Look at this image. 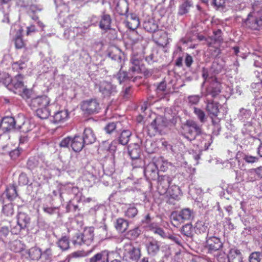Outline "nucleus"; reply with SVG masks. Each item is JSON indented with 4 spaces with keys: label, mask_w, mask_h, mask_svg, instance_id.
<instances>
[{
    "label": "nucleus",
    "mask_w": 262,
    "mask_h": 262,
    "mask_svg": "<svg viewBox=\"0 0 262 262\" xmlns=\"http://www.w3.org/2000/svg\"><path fill=\"white\" fill-rule=\"evenodd\" d=\"M202 132L201 126L192 120H187L182 126V136L190 141L195 140L197 136L201 135Z\"/></svg>",
    "instance_id": "f257e3e1"
},
{
    "label": "nucleus",
    "mask_w": 262,
    "mask_h": 262,
    "mask_svg": "<svg viewBox=\"0 0 262 262\" xmlns=\"http://www.w3.org/2000/svg\"><path fill=\"white\" fill-rule=\"evenodd\" d=\"M141 256V248L129 242L124 244L122 249L123 259L127 262H137Z\"/></svg>",
    "instance_id": "f03ea898"
},
{
    "label": "nucleus",
    "mask_w": 262,
    "mask_h": 262,
    "mask_svg": "<svg viewBox=\"0 0 262 262\" xmlns=\"http://www.w3.org/2000/svg\"><path fill=\"white\" fill-rule=\"evenodd\" d=\"M194 217V212L189 208H184L180 211L171 213L170 219L172 224L174 227H179L185 221H189Z\"/></svg>",
    "instance_id": "7ed1b4c3"
},
{
    "label": "nucleus",
    "mask_w": 262,
    "mask_h": 262,
    "mask_svg": "<svg viewBox=\"0 0 262 262\" xmlns=\"http://www.w3.org/2000/svg\"><path fill=\"white\" fill-rule=\"evenodd\" d=\"M167 126V122L164 118L159 116L147 126L148 135L152 137L157 134H161L164 128Z\"/></svg>",
    "instance_id": "20e7f679"
},
{
    "label": "nucleus",
    "mask_w": 262,
    "mask_h": 262,
    "mask_svg": "<svg viewBox=\"0 0 262 262\" xmlns=\"http://www.w3.org/2000/svg\"><path fill=\"white\" fill-rule=\"evenodd\" d=\"M80 106L82 112L86 115L98 113L100 110L99 103L95 99L82 101Z\"/></svg>",
    "instance_id": "39448f33"
},
{
    "label": "nucleus",
    "mask_w": 262,
    "mask_h": 262,
    "mask_svg": "<svg viewBox=\"0 0 262 262\" xmlns=\"http://www.w3.org/2000/svg\"><path fill=\"white\" fill-rule=\"evenodd\" d=\"M173 181V178L168 174L158 176L157 178V190L161 195L166 194Z\"/></svg>",
    "instance_id": "423d86ee"
},
{
    "label": "nucleus",
    "mask_w": 262,
    "mask_h": 262,
    "mask_svg": "<svg viewBox=\"0 0 262 262\" xmlns=\"http://www.w3.org/2000/svg\"><path fill=\"white\" fill-rule=\"evenodd\" d=\"M245 23L247 27L258 30L262 27V15L260 16L258 13H251L249 14Z\"/></svg>",
    "instance_id": "0eeeda50"
},
{
    "label": "nucleus",
    "mask_w": 262,
    "mask_h": 262,
    "mask_svg": "<svg viewBox=\"0 0 262 262\" xmlns=\"http://www.w3.org/2000/svg\"><path fill=\"white\" fill-rule=\"evenodd\" d=\"M24 76L20 74H18L12 79H10V82L8 86L15 93H20L21 90L25 86L24 82Z\"/></svg>",
    "instance_id": "6e6552de"
},
{
    "label": "nucleus",
    "mask_w": 262,
    "mask_h": 262,
    "mask_svg": "<svg viewBox=\"0 0 262 262\" xmlns=\"http://www.w3.org/2000/svg\"><path fill=\"white\" fill-rule=\"evenodd\" d=\"M51 100L45 95L38 96L31 99L30 106L34 108L49 107Z\"/></svg>",
    "instance_id": "1a4fd4ad"
},
{
    "label": "nucleus",
    "mask_w": 262,
    "mask_h": 262,
    "mask_svg": "<svg viewBox=\"0 0 262 262\" xmlns=\"http://www.w3.org/2000/svg\"><path fill=\"white\" fill-rule=\"evenodd\" d=\"M144 176L146 179L149 181H155L158 177V167L154 162H149L145 167L144 170Z\"/></svg>",
    "instance_id": "9d476101"
},
{
    "label": "nucleus",
    "mask_w": 262,
    "mask_h": 262,
    "mask_svg": "<svg viewBox=\"0 0 262 262\" xmlns=\"http://www.w3.org/2000/svg\"><path fill=\"white\" fill-rule=\"evenodd\" d=\"M223 245L221 239L216 236H212L207 238L206 247L210 253L220 250Z\"/></svg>",
    "instance_id": "9b49d317"
},
{
    "label": "nucleus",
    "mask_w": 262,
    "mask_h": 262,
    "mask_svg": "<svg viewBox=\"0 0 262 262\" xmlns=\"http://www.w3.org/2000/svg\"><path fill=\"white\" fill-rule=\"evenodd\" d=\"M206 103V111L210 117L213 119V118L217 117L220 113L219 102H215L213 100H207Z\"/></svg>",
    "instance_id": "f8f14e48"
},
{
    "label": "nucleus",
    "mask_w": 262,
    "mask_h": 262,
    "mask_svg": "<svg viewBox=\"0 0 262 262\" xmlns=\"http://www.w3.org/2000/svg\"><path fill=\"white\" fill-rule=\"evenodd\" d=\"M70 117V113L67 109H62L55 113L53 122L55 124L62 123L67 121Z\"/></svg>",
    "instance_id": "ddd939ff"
},
{
    "label": "nucleus",
    "mask_w": 262,
    "mask_h": 262,
    "mask_svg": "<svg viewBox=\"0 0 262 262\" xmlns=\"http://www.w3.org/2000/svg\"><path fill=\"white\" fill-rule=\"evenodd\" d=\"M99 90L104 96H109L116 92V87L111 82L104 81L100 83Z\"/></svg>",
    "instance_id": "4468645a"
},
{
    "label": "nucleus",
    "mask_w": 262,
    "mask_h": 262,
    "mask_svg": "<svg viewBox=\"0 0 262 262\" xmlns=\"http://www.w3.org/2000/svg\"><path fill=\"white\" fill-rule=\"evenodd\" d=\"M221 92V84L215 78L214 82L211 83L206 89V95H211L212 98H215Z\"/></svg>",
    "instance_id": "2eb2a0df"
},
{
    "label": "nucleus",
    "mask_w": 262,
    "mask_h": 262,
    "mask_svg": "<svg viewBox=\"0 0 262 262\" xmlns=\"http://www.w3.org/2000/svg\"><path fill=\"white\" fill-rule=\"evenodd\" d=\"M28 61V59L22 56L20 60L12 64V69L14 71L20 74L24 70L27 69Z\"/></svg>",
    "instance_id": "dca6fc26"
},
{
    "label": "nucleus",
    "mask_w": 262,
    "mask_h": 262,
    "mask_svg": "<svg viewBox=\"0 0 262 262\" xmlns=\"http://www.w3.org/2000/svg\"><path fill=\"white\" fill-rule=\"evenodd\" d=\"M169 195L168 201L172 203L171 200L178 201L180 199V196L181 194V191L180 187L176 185H171L168 190L167 192Z\"/></svg>",
    "instance_id": "f3484780"
},
{
    "label": "nucleus",
    "mask_w": 262,
    "mask_h": 262,
    "mask_svg": "<svg viewBox=\"0 0 262 262\" xmlns=\"http://www.w3.org/2000/svg\"><path fill=\"white\" fill-rule=\"evenodd\" d=\"M16 121L12 117H5L3 118L1 126L2 128L6 131L14 129L15 127Z\"/></svg>",
    "instance_id": "a211bd4d"
},
{
    "label": "nucleus",
    "mask_w": 262,
    "mask_h": 262,
    "mask_svg": "<svg viewBox=\"0 0 262 262\" xmlns=\"http://www.w3.org/2000/svg\"><path fill=\"white\" fill-rule=\"evenodd\" d=\"M128 222L126 220L121 217L117 219L114 224V227L116 230L121 233H124L128 229Z\"/></svg>",
    "instance_id": "6ab92c4d"
},
{
    "label": "nucleus",
    "mask_w": 262,
    "mask_h": 262,
    "mask_svg": "<svg viewBox=\"0 0 262 262\" xmlns=\"http://www.w3.org/2000/svg\"><path fill=\"white\" fill-rule=\"evenodd\" d=\"M84 144L85 142L81 137L75 136L72 139L71 146L74 151L79 152L83 148Z\"/></svg>",
    "instance_id": "aec40b11"
},
{
    "label": "nucleus",
    "mask_w": 262,
    "mask_h": 262,
    "mask_svg": "<svg viewBox=\"0 0 262 262\" xmlns=\"http://www.w3.org/2000/svg\"><path fill=\"white\" fill-rule=\"evenodd\" d=\"M86 144H90L94 143L96 140V137L92 128H85L82 137Z\"/></svg>",
    "instance_id": "412c9836"
},
{
    "label": "nucleus",
    "mask_w": 262,
    "mask_h": 262,
    "mask_svg": "<svg viewBox=\"0 0 262 262\" xmlns=\"http://www.w3.org/2000/svg\"><path fill=\"white\" fill-rule=\"evenodd\" d=\"M140 147L138 143H131L128 146V153L132 159H137L140 156Z\"/></svg>",
    "instance_id": "4be33fe9"
},
{
    "label": "nucleus",
    "mask_w": 262,
    "mask_h": 262,
    "mask_svg": "<svg viewBox=\"0 0 262 262\" xmlns=\"http://www.w3.org/2000/svg\"><path fill=\"white\" fill-rule=\"evenodd\" d=\"M112 19L110 15L103 13L101 16V19L99 22V28L103 30L106 31L111 29Z\"/></svg>",
    "instance_id": "5701e85b"
},
{
    "label": "nucleus",
    "mask_w": 262,
    "mask_h": 262,
    "mask_svg": "<svg viewBox=\"0 0 262 262\" xmlns=\"http://www.w3.org/2000/svg\"><path fill=\"white\" fill-rule=\"evenodd\" d=\"M94 228L86 227L84 229L82 234L83 238H84V244L89 245L93 241L94 236Z\"/></svg>",
    "instance_id": "b1692460"
},
{
    "label": "nucleus",
    "mask_w": 262,
    "mask_h": 262,
    "mask_svg": "<svg viewBox=\"0 0 262 262\" xmlns=\"http://www.w3.org/2000/svg\"><path fill=\"white\" fill-rule=\"evenodd\" d=\"M126 25L128 29L134 30L140 25L139 19L135 15L131 14L130 16H127V17Z\"/></svg>",
    "instance_id": "393cba45"
},
{
    "label": "nucleus",
    "mask_w": 262,
    "mask_h": 262,
    "mask_svg": "<svg viewBox=\"0 0 262 262\" xmlns=\"http://www.w3.org/2000/svg\"><path fill=\"white\" fill-rule=\"evenodd\" d=\"M115 9L119 15H125L128 10V4L127 1L118 0L116 4Z\"/></svg>",
    "instance_id": "a878e982"
},
{
    "label": "nucleus",
    "mask_w": 262,
    "mask_h": 262,
    "mask_svg": "<svg viewBox=\"0 0 262 262\" xmlns=\"http://www.w3.org/2000/svg\"><path fill=\"white\" fill-rule=\"evenodd\" d=\"M132 135V133L129 130L123 129L118 137L119 143L123 145H126L128 143Z\"/></svg>",
    "instance_id": "bb28decb"
},
{
    "label": "nucleus",
    "mask_w": 262,
    "mask_h": 262,
    "mask_svg": "<svg viewBox=\"0 0 262 262\" xmlns=\"http://www.w3.org/2000/svg\"><path fill=\"white\" fill-rule=\"evenodd\" d=\"M143 26L144 29L149 32H155L158 29V25L153 18L145 20Z\"/></svg>",
    "instance_id": "cd10ccee"
},
{
    "label": "nucleus",
    "mask_w": 262,
    "mask_h": 262,
    "mask_svg": "<svg viewBox=\"0 0 262 262\" xmlns=\"http://www.w3.org/2000/svg\"><path fill=\"white\" fill-rule=\"evenodd\" d=\"M146 248L148 253L154 255L159 251L160 246L157 241L154 239H149L146 245Z\"/></svg>",
    "instance_id": "c85d7f7f"
},
{
    "label": "nucleus",
    "mask_w": 262,
    "mask_h": 262,
    "mask_svg": "<svg viewBox=\"0 0 262 262\" xmlns=\"http://www.w3.org/2000/svg\"><path fill=\"white\" fill-rule=\"evenodd\" d=\"M159 38H157L156 43L159 46L164 47L169 43L167 34L166 32L161 31L157 34Z\"/></svg>",
    "instance_id": "c756f323"
},
{
    "label": "nucleus",
    "mask_w": 262,
    "mask_h": 262,
    "mask_svg": "<svg viewBox=\"0 0 262 262\" xmlns=\"http://www.w3.org/2000/svg\"><path fill=\"white\" fill-rule=\"evenodd\" d=\"M30 219L26 213H19L17 215V223L24 228L27 227L30 223Z\"/></svg>",
    "instance_id": "7c9ffc66"
},
{
    "label": "nucleus",
    "mask_w": 262,
    "mask_h": 262,
    "mask_svg": "<svg viewBox=\"0 0 262 262\" xmlns=\"http://www.w3.org/2000/svg\"><path fill=\"white\" fill-rule=\"evenodd\" d=\"M138 210L134 204H129L124 211V215L128 218H134L138 214Z\"/></svg>",
    "instance_id": "2f4dec72"
},
{
    "label": "nucleus",
    "mask_w": 262,
    "mask_h": 262,
    "mask_svg": "<svg viewBox=\"0 0 262 262\" xmlns=\"http://www.w3.org/2000/svg\"><path fill=\"white\" fill-rule=\"evenodd\" d=\"M194 229L195 232L198 234L204 233L208 230V226L204 221H198L195 223Z\"/></svg>",
    "instance_id": "473e14b6"
},
{
    "label": "nucleus",
    "mask_w": 262,
    "mask_h": 262,
    "mask_svg": "<svg viewBox=\"0 0 262 262\" xmlns=\"http://www.w3.org/2000/svg\"><path fill=\"white\" fill-rule=\"evenodd\" d=\"M10 249L15 253L21 252L24 249V246L19 240H15L9 244Z\"/></svg>",
    "instance_id": "72a5a7b5"
},
{
    "label": "nucleus",
    "mask_w": 262,
    "mask_h": 262,
    "mask_svg": "<svg viewBox=\"0 0 262 262\" xmlns=\"http://www.w3.org/2000/svg\"><path fill=\"white\" fill-rule=\"evenodd\" d=\"M127 73L128 74V76L130 78V79H137L138 77V75L141 73V69L140 68V66L131 64ZM134 80L135 79H134L133 80L134 81Z\"/></svg>",
    "instance_id": "f704fd0d"
},
{
    "label": "nucleus",
    "mask_w": 262,
    "mask_h": 262,
    "mask_svg": "<svg viewBox=\"0 0 262 262\" xmlns=\"http://www.w3.org/2000/svg\"><path fill=\"white\" fill-rule=\"evenodd\" d=\"M36 114L38 118L41 119H46L50 115V111L48 107L37 108L36 110Z\"/></svg>",
    "instance_id": "c9c22d12"
},
{
    "label": "nucleus",
    "mask_w": 262,
    "mask_h": 262,
    "mask_svg": "<svg viewBox=\"0 0 262 262\" xmlns=\"http://www.w3.org/2000/svg\"><path fill=\"white\" fill-rule=\"evenodd\" d=\"M29 257L32 260H38L42 255L41 250L37 247H32L29 250Z\"/></svg>",
    "instance_id": "e433bc0d"
},
{
    "label": "nucleus",
    "mask_w": 262,
    "mask_h": 262,
    "mask_svg": "<svg viewBox=\"0 0 262 262\" xmlns=\"http://www.w3.org/2000/svg\"><path fill=\"white\" fill-rule=\"evenodd\" d=\"M194 228L190 223H188L183 226L181 228V233L187 237H191L193 235Z\"/></svg>",
    "instance_id": "4c0bfd02"
},
{
    "label": "nucleus",
    "mask_w": 262,
    "mask_h": 262,
    "mask_svg": "<svg viewBox=\"0 0 262 262\" xmlns=\"http://www.w3.org/2000/svg\"><path fill=\"white\" fill-rule=\"evenodd\" d=\"M58 247L62 251H65L69 249L70 247V243L69 238L66 236H62L59 239L57 243Z\"/></svg>",
    "instance_id": "58836bf2"
},
{
    "label": "nucleus",
    "mask_w": 262,
    "mask_h": 262,
    "mask_svg": "<svg viewBox=\"0 0 262 262\" xmlns=\"http://www.w3.org/2000/svg\"><path fill=\"white\" fill-rule=\"evenodd\" d=\"M116 78L120 84L130 79L127 72L120 70L116 75Z\"/></svg>",
    "instance_id": "ea45409f"
},
{
    "label": "nucleus",
    "mask_w": 262,
    "mask_h": 262,
    "mask_svg": "<svg viewBox=\"0 0 262 262\" xmlns=\"http://www.w3.org/2000/svg\"><path fill=\"white\" fill-rule=\"evenodd\" d=\"M141 234V230L139 227L135 228L129 230L126 234L127 237L130 239H136Z\"/></svg>",
    "instance_id": "a19ab883"
},
{
    "label": "nucleus",
    "mask_w": 262,
    "mask_h": 262,
    "mask_svg": "<svg viewBox=\"0 0 262 262\" xmlns=\"http://www.w3.org/2000/svg\"><path fill=\"white\" fill-rule=\"evenodd\" d=\"M20 91V92L18 93L17 94L20 96L25 99H29L31 98L33 94L32 90L31 89H28L26 86H25Z\"/></svg>",
    "instance_id": "79ce46f5"
},
{
    "label": "nucleus",
    "mask_w": 262,
    "mask_h": 262,
    "mask_svg": "<svg viewBox=\"0 0 262 262\" xmlns=\"http://www.w3.org/2000/svg\"><path fill=\"white\" fill-rule=\"evenodd\" d=\"M14 44L15 48L17 49H20L25 47L26 43L21 33L15 36L14 38Z\"/></svg>",
    "instance_id": "37998d69"
},
{
    "label": "nucleus",
    "mask_w": 262,
    "mask_h": 262,
    "mask_svg": "<svg viewBox=\"0 0 262 262\" xmlns=\"http://www.w3.org/2000/svg\"><path fill=\"white\" fill-rule=\"evenodd\" d=\"M249 262H262V253L259 252H253L249 257Z\"/></svg>",
    "instance_id": "c03bdc74"
},
{
    "label": "nucleus",
    "mask_w": 262,
    "mask_h": 262,
    "mask_svg": "<svg viewBox=\"0 0 262 262\" xmlns=\"http://www.w3.org/2000/svg\"><path fill=\"white\" fill-rule=\"evenodd\" d=\"M120 122H110L107 123L104 127V130L107 134H111L113 133L117 128L119 124H121Z\"/></svg>",
    "instance_id": "a18cd8bd"
},
{
    "label": "nucleus",
    "mask_w": 262,
    "mask_h": 262,
    "mask_svg": "<svg viewBox=\"0 0 262 262\" xmlns=\"http://www.w3.org/2000/svg\"><path fill=\"white\" fill-rule=\"evenodd\" d=\"M191 6V2L188 0H186L180 7L179 13L181 15H183L187 13L189 8Z\"/></svg>",
    "instance_id": "49530a36"
},
{
    "label": "nucleus",
    "mask_w": 262,
    "mask_h": 262,
    "mask_svg": "<svg viewBox=\"0 0 262 262\" xmlns=\"http://www.w3.org/2000/svg\"><path fill=\"white\" fill-rule=\"evenodd\" d=\"M194 113L196 115L199 120L201 123H204L205 121V114L204 112L201 109L194 107Z\"/></svg>",
    "instance_id": "de8ad7c7"
},
{
    "label": "nucleus",
    "mask_w": 262,
    "mask_h": 262,
    "mask_svg": "<svg viewBox=\"0 0 262 262\" xmlns=\"http://www.w3.org/2000/svg\"><path fill=\"white\" fill-rule=\"evenodd\" d=\"M31 125L28 121H25L20 125H18V128L21 132L28 133L31 130Z\"/></svg>",
    "instance_id": "09e8293b"
},
{
    "label": "nucleus",
    "mask_w": 262,
    "mask_h": 262,
    "mask_svg": "<svg viewBox=\"0 0 262 262\" xmlns=\"http://www.w3.org/2000/svg\"><path fill=\"white\" fill-rule=\"evenodd\" d=\"M7 198L11 200L16 196V190L14 187L7 188L6 191Z\"/></svg>",
    "instance_id": "8fccbe9b"
},
{
    "label": "nucleus",
    "mask_w": 262,
    "mask_h": 262,
    "mask_svg": "<svg viewBox=\"0 0 262 262\" xmlns=\"http://www.w3.org/2000/svg\"><path fill=\"white\" fill-rule=\"evenodd\" d=\"M142 61V57L138 54H133L130 59L131 64L137 65L140 66Z\"/></svg>",
    "instance_id": "3c124183"
},
{
    "label": "nucleus",
    "mask_w": 262,
    "mask_h": 262,
    "mask_svg": "<svg viewBox=\"0 0 262 262\" xmlns=\"http://www.w3.org/2000/svg\"><path fill=\"white\" fill-rule=\"evenodd\" d=\"M243 159L248 163H254L257 162L259 161V158L258 157L248 155H245Z\"/></svg>",
    "instance_id": "603ef678"
},
{
    "label": "nucleus",
    "mask_w": 262,
    "mask_h": 262,
    "mask_svg": "<svg viewBox=\"0 0 262 262\" xmlns=\"http://www.w3.org/2000/svg\"><path fill=\"white\" fill-rule=\"evenodd\" d=\"M105 251H103L100 253H97L95 255H94L93 257H92L90 259V262H98L101 260L104 254L105 253Z\"/></svg>",
    "instance_id": "864d4df0"
},
{
    "label": "nucleus",
    "mask_w": 262,
    "mask_h": 262,
    "mask_svg": "<svg viewBox=\"0 0 262 262\" xmlns=\"http://www.w3.org/2000/svg\"><path fill=\"white\" fill-rule=\"evenodd\" d=\"M3 211L7 216L11 215L13 214V209L11 204L5 205L3 207Z\"/></svg>",
    "instance_id": "5fc2aeb1"
},
{
    "label": "nucleus",
    "mask_w": 262,
    "mask_h": 262,
    "mask_svg": "<svg viewBox=\"0 0 262 262\" xmlns=\"http://www.w3.org/2000/svg\"><path fill=\"white\" fill-rule=\"evenodd\" d=\"M86 255V253L84 251H77L72 253L70 256L72 258H79L84 257Z\"/></svg>",
    "instance_id": "6e6d98bb"
},
{
    "label": "nucleus",
    "mask_w": 262,
    "mask_h": 262,
    "mask_svg": "<svg viewBox=\"0 0 262 262\" xmlns=\"http://www.w3.org/2000/svg\"><path fill=\"white\" fill-rule=\"evenodd\" d=\"M188 99L190 104L194 105L199 103L200 98L198 95H192L189 96Z\"/></svg>",
    "instance_id": "4d7b16f0"
},
{
    "label": "nucleus",
    "mask_w": 262,
    "mask_h": 262,
    "mask_svg": "<svg viewBox=\"0 0 262 262\" xmlns=\"http://www.w3.org/2000/svg\"><path fill=\"white\" fill-rule=\"evenodd\" d=\"M72 139L69 137L63 139L60 143V146L62 147H68L70 144H71Z\"/></svg>",
    "instance_id": "13d9d810"
},
{
    "label": "nucleus",
    "mask_w": 262,
    "mask_h": 262,
    "mask_svg": "<svg viewBox=\"0 0 262 262\" xmlns=\"http://www.w3.org/2000/svg\"><path fill=\"white\" fill-rule=\"evenodd\" d=\"M24 229L25 228L23 227H21V226L17 223L16 225L11 228V232L13 234L17 235L20 233L22 229Z\"/></svg>",
    "instance_id": "bf43d9fd"
},
{
    "label": "nucleus",
    "mask_w": 262,
    "mask_h": 262,
    "mask_svg": "<svg viewBox=\"0 0 262 262\" xmlns=\"http://www.w3.org/2000/svg\"><path fill=\"white\" fill-rule=\"evenodd\" d=\"M213 34L215 36L213 39L214 42H221L222 41L221 30L218 29L216 31H213Z\"/></svg>",
    "instance_id": "052dcab7"
},
{
    "label": "nucleus",
    "mask_w": 262,
    "mask_h": 262,
    "mask_svg": "<svg viewBox=\"0 0 262 262\" xmlns=\"http://www.w3.org/2000/svg\"><path fill=\"white\" fill-rule=\"evenodd\" d=\"M226 0H212V4L217 8H224Z\"/></svg>",
    "instance_id": "680f3d73"
},
{
    "label": "nucleus",
    "mask_w": 262,
    "mask_h": 262,
    "mask_svg": "<svg viewBox=\"0 0 262 262\" xmlns=\"http://www.w3.org/2000/svg\"><path fill=\"white\" fill-rule=\"evenodd\" d=\"M193 62V60L192 57L190 55L187 54L185 59V63L186 66L188 68H190Z\"/></svg>",
    "instance_id": "e2e57ef3"
},
{
    "label": "nucleus",
    "mask_w": 262,
    "mask_h": 262,
    "mask_svg": "<svg viewBox=\"0 0 262 262\" xmlns=\"http://www.w3.org/2000/svg\"><path fill=\"white\" fill-rule=\"evenodd\" d=\"M73 243L74 245H79L84 244V238H83L81 233L77 235L76 239L73 241Z\"/></svg>",
    "instance_id": "0e129e2a"
},
{
    "label": "nucleus",
    "mask_w": 262,
    "mask_h": 262,
    "mask_svg": "<svg viewBox=\"0 0 262 262\" xmlns=\"http://www.w3.org/2000/svg\"><path fill=\"white\" fill-rule=\"evenodd\" d=\"M52 255V252L51 248L47 249L43 253H42L41 256H42L46 259H50Z\"/></svg>",
    "instance_id": "69168bd1"
},
{
    "label": "nucleus",
    "mask_w": 262,
    "mask_h": 262,
    "mask_svg": "<svg viewBox=\"0 0 262 262\" xmlns=\"http://www.w3.org/2000/svg\"><path fill=\"white\" fill-rule=\"evenodd\" d=\"M20 154V151L18 148L15 149L14 150L10 151V156L13 159H16L18 158Z\"/></svg>",
    "instance_id": "338daca9"
},
{
    "label": "nucleus",
    "mask_w": 262,
    "mask_h": 262,
    "mask_svg": "<svg viewBox=\"0 0 262 262\" xmlns=\"http://www.w3.org/2000/svg\"><path fill=\"white\" fill-rule=\"evenodd\" d=\"M229 262H241L242 260L240 253L237 254L236 253V257H233V255H230L229 257Z\"/></svg>",
    "instance_id": "774afa93"
}]
</instances>
